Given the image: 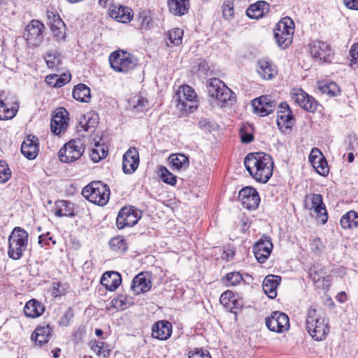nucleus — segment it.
Here are the masks:
<instances>
[{"mask_svg":"<svg viewBox=\"0 0 358 358\" xmlns=\"http://www.w3.org/2000/svg\"><path fill=\"white\" fill-rule=\"evenodd\" d=\"M244 165L250 176L259 182H266L273 175V162L264 152H251L244 159Z\"/></svg>","mask_w":358,"mask_h":358,"instance_id":"obj_1","label":"nucleus"},{"mask_svg":"<svg viewBox=\"0 0 358 358\" xmlns=\"http://www.w3.org/2000/svg\"><path fill=\"white\" fill-rule=\"evenodd\" d=\"M306 329L315 341L325 339L329 332L328 320L325 314L316 309H309L306 318Z\"/></svg>","mask_w":358,"mask_h":358,"instance_id":"obj_2","label":"nucleus"},{"mask_svg":"<svg viewBox=\"0 0 358 358\" xmlns=\"http://www.w3.org/2000/svg\"><path fill=\"white\" fill-rule=\"evenodd\" d=\"M28 239L29 234L25 229L15 227L8 237V257L14 260L20 259L27 250Z\"/></svg>","mask_w":358,"mask_h":358,"instance_id":"obj_3","label":"nucleus"},{"mask_svg":"<svg viewBox=\"0 0 358 358\" xmlns=\"http://www.w3.org/2000/svg\"><path fill=\"white\" fill-rule=\"evenodd\" d=\"M82 194L90 202L103 206L108 202L110 189L101 181H93L83 189Z\"/></svg>","mask_w":358,"mask_h":358,"instance_id":"obj_4","label":"nucleus"},{"mask_svg":"<svg viewBox=\"0 0 358 358\" xmlns=\"http://www.w3.org/2000/svg\"><path fill=\"white\" fill-rule=\"evenodd\" d=\"M294 31V23L289 17L282 18L273 30L274 38L279 47L287 48L292 42Z\"/></svg>","mask_w":358,"mask_h":358,"instance_id":"obj_5","label":"nucleus"},{"mask_svg":"<svg viewBox=\"0 0 358 358\" xmlns=\"http://www.w3.org/2000/svg\"><path fill=\"white\" fill-rule=\"evenodd\" d=\"M109 62L114 71L127 73L136 66L138 60L126 51L117 50L110 55Z\"/></svg>","mask_w":358,"mask_h":358,"instance_id":"obj_6","label":"nucleus"},{"mask_svg":"<svg viewBox=\"0 0 358 358\" xmlns=\"http://www.w3.org/2000/svg\"><path fill=\"white\" fill-rule=\"evenodd\" d=\"M208 91L210 97L215 99L222 104H232L235 101L232 91L218 78L210 79Z\"/></svg>","mask_w":358,"mask_h":358,"instance_id":"obj_7","label":"nucleus"},{"mask_svg":"<svg viewBox=\"0 0 358 358\" xmlns=\"http://www.w3.org/2000/svg\"><path fill=\"white\" fill-rule=\"evenodd\" d=\"M85 151L81 139H73L65 143L58 152L59 160L64 163H71L80 159Z\"/></svg>","mask_w":358,"mask_h":358,"instance_id":"obj_8","label":"nucleus"},{"mask_svg":"<svg viewBox=\"0 0 358 358\" xmlns=\"http://www.w3.org/2000/svg\"><path fill=\"white\" fill-rule=\"evenodd\" d=\"M44 24L38 20H32L26 27L24 38L30 48H37L43 40Z\"/></svg>","mask_w":358,"mask_h":358,"instance_id":"obj_9","label":"nucleus"},{"mask_svg":"<svg viewBox=\"0 0 358 358\" xmlns=\"http://www.w3.org/2000/svg\"><path fill=\"white\" fill-rule=\"evenodd\" d=\"M304 206L306 209L313 210L317 218H319L322 224L327 222L328 214L321 194L313 193L307 195Z\"/></svg>","mask_w":358,"mask_h":358,"instance_id":"obj_10","label":"nucleus"},{"mask_svg":"<svg viewBox=\"0 0 358 358\" xmlns=\"http://www.w3.org/2000/svg\"><path fill=\"white\" fill-rule=\"evenodd\" d=\"M308 50L311 56L320 62L330 63L332 60L333 50L326 42L321 41H312L308 45Z\"/></svg>","mask_w":358,"mask_h":358,"instance_id":"obj_11","label":"nucleus"},{"mask_svg":"<svg viewBox=\"0 0 358 358\" xmlns=\"http://www.w3.org/2000/svg\"><path fill=\"white\" fill-rule=\"evenodd\" d=\"M141 213L131 206L124 207L118 213L116 225L119 229L135 225L141 218Z\"/></svg>","mask_w":358,"mask_h":358,"instance_id":"obj_12","label":"nucleus"},{"mask_svg":"<svg viewBox=\"0 0 358 358\" xmlns=\"http://www.w3.org/2000/svg\"><path fill=\"white\" fill-rule=\"evenodd\" d=\"M266 325L268 329L276 333H282L289 329V320L288 316L279 311L273 312L266 318Z\"/></svg>","mask_w":358,"mask_h":358,"instance_id":"obj_13","label":"nucleus"},{"mask_svg":"<svg viewBox=\"0 0 358 358\" xmlns=\"http://www.w3.org/2000/svg\"><path fill=\"white\" fill-rule=\"evenodd\" d=\"M252 105L255 114L265 117L274 111L276 101L270 95H263L253 99Z\"/></svg>","mask_w":358,"mask_h":358,"instance_id":"obj_14","label":"nucleus"},{"mask_svg":"<svg viewBox=\"0 0 358 358\" xmlns=\"http://www.w3.org/2000/svg\"><path fill=\"white\" fill-rule=\"evenodd\" d=\"M47 17L48 24L53 36L57 40H64L66 38V25L57 13L48 10Z\"/></svg>","mask_w":358,"mask_h":358,"instance_id":"obj_15","label":"nucleus"},{"mask_svg":"<svg viewBox=\"0 0 358 358\" xmlns=\"http://www.w3.org/2000/svg\"><path fill=\"white\" fill-rule=\"evenodd\" d=\"M272 249L271 238L264 236L253 246V252L259 263H264L270 256Z\"/></svg>","mask_w":358,"mask_h":358,"instance_id":"obj_16","label":"nucleus"},{"mask_svg":"<svg viewBox=\"0 0 358 358\" xmlns=\"http://www.w3.org/2000/svg\"><path fill=\"white\" fill-rule=\"evenodd\" d=\"M276 122L278 129L282 132H285V130L292 128L293 124V115L287 103L284 102L279 104Z\"/></svg>","mask_w":358,"mask_h":358,"instance_id":"obj_17","label":"nucleus"},{"mask_svg":"<svg viewBox=\"0 0 358 358\" xmlns=\"http://www.w3.org/2000/svg\"><path fill=\"white\" fill-rule=\"evenodd\" d=\"M238 198L243 206L249 210L256 209L260 201L257 191L251 187L241 189L238 193Z\"/></svg>","mask_w":358,"mask_h":358,"instance_id":"obj_18","label":"nucleus"},{"mask_svg":"<svg viewBox=\"0 0 358 358\" xmlns=\"http://www.w3.org/2000/svg\"><path fill=\"white\" fill-rule=\"evenodd\" d=\"M139 165V154L138 150L131 147L124 153L122 158V170L126 174L133 173Z\"/></svg>","mask_w":358,"mask_h":358,"instance_id":"obj_19","label":"nucleus"},{"mask_svg":"<svg viewBox=\"0 0 358 358\" xmlns=\"http://www.w3.org/2000/svg\"><path fill=\"white\" fill-rule=\"evenodd\" d=\"M309 161L320 175L325 176L329 173V169L327 162L318 148L312 149L309 155Z\"/></svg>","mask_w":358,"mask_h":358,"instance_id":"obj_20","label":"nucleus"},{"mask_svg":"<svg viewBox=\"0 0 358 358\" xmlns=\"http://www.w3.org/2000/svg\"><path fill=\"white\" fill-rule=\"evenodd\" d=\"M293 100L305 110L314 113L318 106L317 101L302 90L292 95Z\"/></svg>","mask_w":358,"mask_h":358,"instance_id":"obj_21","label":"nucleus"},{"mask_svg":"<svg viewBox=\"0 0 358 358\" xmlns=\"http://www.w3.org/2000/svg\"><path fill=\"white\" fill-rule=\"evenodd\" d=\"M38 138L33 135H29L21 145L22 154L28 159H35L39 151Z\"/></svg>","mask_w":358,"mask_h":358,"instance_id":"obj_22","label":"nucleus"},{"mask_svg":"<svg viewBox=\"0 0 358 358\" xmlns=\"http://www.w3.org/2000/svg\"><path fill=\"white\" fill-rule=\"evenodd\" d=\"M66 114H67V111L65 109L59 108L52 116L50 129L53 134H59L67 127L68 122L67 118L65 117Z\"/></svg>","mask_w":358,"mask_h":358,"instance_id":"obj_23","label":"nucleus"},{"mask_svg":"<svg viewBox=\"0 0 358 358\" xmlns=\"http://www.w3.org/2000/svg\"><path fill=\"white\" fill-rule=\"evenodd\" d=\"M152 331V335L154 338L159 340H166L171 336L172 325L168 321H158L153 325Z\"/></svg>","mask_w":358,"mask_h":358,"instance_id":"obj_24","label":"nucleus"},{"mask_svg":"<svg viewBox=\"0 0 358 358\" xmlns=\"http://www.w3.org/2000/svg\"><path fill=\"white\" fill-rule=\"evenodd\" d=\"M100 282L108 290L115 291L122 282V276L116 271H106L103 274Z\"/></svg>","mask_w":358,"mask_h":358,"instance_id":"obj_25","label":"nucleus"},{"mask_svg":"<svg viewBox=\"0 0 358 358\" xmlns=\"http://www.w3.org/2000/svg\"><path fill=\"white\" fill-rule=\"evenodd\" d=\"M281 277L275 275H267L262 283V288L264 293L271 299L277 296V287L280 285Z\"/></svg>","mask_w":358,"mask_h":358,"instance_id":"obj_26","label":"nucleus"},{"mask_svg":"<svg viewBox=\"0 0 358 358\" xmlns=\"http://www.w3.org/2000/svg\"><path fill=\"white\" fill-rule=\"evenodd\" d=\"M110 16L117 22L127 23L131 21L133 14L128 7L113 6L110 8Z\"/></svg>","mask_w":358,"mask_h":358,"instance_id":"obj_27","label":"nucleus"},{"mask_svg":"<svg viewBox=\"0 0 358 358\" xmlns=\"http://www.w3.org/2000/svg\"><path fill=\"white\" fill-rule=\"evenodd\" d=\"M151 286V282L145 278L143 273H141L134 278L131 289L135 294H140L148 292Z\"/></svg>","mask_w":358,"mask_h":358,"instance_id":"obj_28","label":"nucleus"},{"mask_svg":"<svg viewBox=\"0 0 358 358\" xmlns=\"http://www.w3.org/2000/svg\"><path fill=\"white\" fill-rule=\"evenodd\" d=\"M169 12L175 16L185 15L189 9V0H167Z\"/></svg>","mask_w":358,"mask_h":358,"instance_id":"obj_29","label":"nucleus"},{"mask_svg":"<svg viewBox=\"0 0 358 358\" xmlns=\"http://www.w3.org/2000/svg\"><path fill=\"white\" fill-rule=\"evenodd\" d=\"M269 10V4L265 1H259L250 5L246 10V15L251 19H259Z\"/></svg>","mask_w":358,"mask_h":358,"instance_id":"obj_30","label":"nucleus"},{"mask_svg":"<svg viewBox=\"0 0 358 358\" xmlns=\"http://www.w3.org/2000/svg\"><path fill=\"white\" fill-rule=\"evenodd\" d=\"M44 310V306L35 299L27 301L24 307V315L31 318L38 317L43 313Z\"/></svg>","mask_w":358,"mask_h":358,"instance_id":"obj_31","label":"nucleus"},{"mask_svg":"<svg viewBox=\"0 0 358 358\" xmlns=\"http://www.w3.org/2000/svg\"><path fill=\"white\" fill-rule=\"evenodd\" d=\"M52 329L49 324L38 327L31 334V340L39 345L47 343L49 341Z\"/></svg>","mask_w":358,"mask_h":358,"instance_id":"obj_32","label":"nucleus"},{"mask_svg":"<svg viewBox=\"0 0 358 358\" xmlns=\"http://www.w3.org/2000/svg\"><path fill=\"white\" fill-rule=\"evenodd\" d=\"M72 94L76 100L80 102L88 103L91 99L90 87L83 83L74 87Z\"/></svg>","mask_w":358,"mask_h":358,"instance_id":"obj_33","label":"nucleus"},{"mask_svg":"<svg viewBox=\"0 0 358 358\" xmlns=\"http://www.w3.org/2000/svg\"><path fill=\"white\" fill-rule=\"evenodd\" d=\"M55 215L58 217H73L75 215L73 203L60 200L56 202Z\"/></svg>","mask_w":358,"mask_h":358,"instance_id":"obj_34","label":"nucleus"},{"mask_svg":"<svg viewBox=\"0 0 358 358\" xmlns=\"http://www.w3.org/2000/svg\"><path fill=\"white\" fill-rule=\"evenodd\" d=\"M257 72L262 78L266 80L273 78L276 74V71L272 67L271 63L264 59L258 62Z\"/></svg>","mask_w":358,"mask_h":358,"instance_id":"obj_35","label":"nucleus"},{"mask_svg":"<svg viewBox=\"0 0 358 358\" xmlns=\"http://www.w3.org/2000/svg\"><path fill=\"white\" fill-rule=\"evenodd\" d=\"M343 229L358 228V213L350 210L343 215L340 220Z\"/></svg>","mask_w":358,"mask_h":358,"instance_id":"obj_36","label":"nucleus"},{"mask_svg":"<svg viewBox=\"0 0 358 358\" xmlns=\"http://www.w3.org/2000/svg\"><path fill=\"white\" fill-rule=\"evenodd\" d=\"M171 167L173 170L185 169L189 166V159L183 154H173L169 157Z\"/></svg>","mask_w":358,"mask_h":358,"instance_id":"obj_37","label":"nucleus"},{"mask_svg":"<svg viewBox=\"0 0 358 358\" xmlns=\"http://www.w3.org/2000/svg\"><path fill=\"white\" fill-rule=\"evenodd\" d=\"M18 106L17 103L9 106L3 100H0V120H6L14 117L17 112Z\"/></svg>","mask_w":358,"mask_h":358,"instance_id":"obj_38","label":"nucleus"},{"mask_svg":"<svg viewBox=\"0 0 358 358\" xmlns=\"http://www.w3.org/2000/svg\"><path fill=\"white\" fill-rule=\"evenodd\" d=\"M194 90L188 85H182L179 87L174 96L176 102H182L185 100H192L196 98Z\"/></svg>","mask_w":358,"mask_h":358,"instance_id":"obj_39","label":"nucleus"},{"mask_svg":"<svg viewBox=\"0 0 358 358\" xmlns=\"http://www.w3.org/2000/svg\"><path fill=\"white\" fill-rule=\"evenodd\" d=\"M319 91L329 97H334L341 92L338 85L335 82L320 83Z\"/></svg>","mask_w":358,"mask_h":358,"instance_id":"obj_40","label":"nucleus"},{"mask_svg":"<svg viewBox=\"0 0 358 358\" xmlns=\"http://www.w3.org/2000/svg\"><path fill=\"white\" fill-rule=\"evenodd\" d=\"M112 304L116 308L124 310L133 306L134 301L131 296L120 294L117 298L112 300Z\"/></svg>","mask_w":358,"mask_h":358,"instance_id":"obj_41","label":"nucleus"},{"mask_svg":"<svg viewBox=\"0 0 358 358\" xmlns=\"http://www.w3.org/2000/svg\"><path fill=\"white\" fill-rule=\"evenodd\" d=\"M44 59L50 69L57 68L62 64L61 55L57 50H51L45 53Z\"/></svg>","mask_w":358,"mask_h":358,"instance_id":"obj_42","label":"nucleus"},{"mask_svg":"<svg viewBox=\"0 0 358 358\" xmlns=\"http://www.w3.org/2000/svg\"><path fill=\"white\" fill-rule=\"evenodd\" d=\"M96 124V119L90 117V114H87L83 116V120L80 122L79 124L80 129H79V131L83 129L86 132H93Z\"/></svg>","mask_w":358,"mask_h":358,"instance_id":"obj_43","label":"nucleus"},{"mask_svg":"<svg viewBox=\"0 0 358 358\" xmlns=\"http://www.w3.org/2000/svg\"><path fill=\"white\" fill-rule=\"evenodd\" d=\"M176 103V106L178 110L185 113H192L197 108L198 106L196 98H193L192 100H185L182 102Z\"/></svg>","mask_w":358,"mask_h":358,"instance_id":"obj_44","label":"nucleus"},{"mask_svg":"<svg viewBox=\"0 0 358 358\" xmlns=\"http://www.w3.org/2000/svg\"><path fill=\"white\" fill-rule=\"evenodd\" d=\"M110 248L117 252H123L127 250V244L123 237L117 236L111 238L109 242Z\"/></svg>","mask_w":358,"mask_h":358,"instance_id":"obj_45","label":"nucleus"},{"mask_svg":"<svg viewBox=\"0 0 358 358\" xmlns=\"http://www.w3.org/2000/svg\"><path fill=\"white\" fill-rule=\"evenodd\" d=\"M159 173L164 182L171 185H174L176 183V176L171 173L165 166H160Z\"/></svg>","mask_w":358,"mask_h":358,"instance_id":"obj_46","label":"nucleus"},{"mask_svg":"<svg viewBox=\"0 0 358 358\" xmlns=\"http://www.w3.org/2000/svg\"><path fill=\"white\" fill-rule=\"evenodd\" d=\"M183 31L179 28L173 29L169 32V40L173 45H178L182 43Z\"/></svg>","mask_w":358,"mask_h":358,"instance_id":"obj_47","label":"nucleus"},{"mask_svg":"<svg viewBox=\"0 0 358 358\" xmlns=\"http://www.w3.org/2000/svg\"><path fill=\"white\" fill-rule=\"evenodd\" d=\"M11 176V171L5 161L0 160V183H5Z\"/></svg>","mask_w":358,"mask_h":358,"instance_id":"obj_48","label":"nucleus"},{"mask_svg":"<svg viewBox=\"0 0 358 358\" xmlns=\"http://www.w3.org/2000/svg\"><path fill=\"white\" fill-rule=\"evenodd\" d=\"M226 280L228 282L227 286H235L239 284L243 280L242 275L239 272H231L226 275Z\"/></svg>","mask_w":358,"mask_h":358,"instance_id":"obj_49","label":"nucleus"},{"mask_svg":"<svg viewBox=\"0 0 358 358\" xmlns=\"http://www.w3.org/2000/svg\"><path fill=\"white\" fill-rule=\"evenodd\" d=\"M223 17L227 20L234 16V6L232 0H226L222 6Z\"/></svg>","mask_w":358,"mask_h":358,"instance_id":"obj_50","label":"nucleus"},{"mask_svg":"<svg viewBox=\"0 0 358 358\" xmlns=\"http://www.w3.org/2000/svg\"><path fill=\"white\" fill-rule=\"evenodd\" d=\"M91 350L99 357L103 358H107L110 355V350L108 348V345L99 347L97 344H91Z\"/></svg>","mask_w":358,"mask_h":358,"instance_id":"obj_51","label":"nucleus"},{"mask_svg":"<svg viewBox=\"0 0 358 358\" xmlns=\"http://www.w3.org/2000/svg\"><path fill=\"white\" fill-rule=\"evenodd\" d=\"M141 26L143 28H148L152 22V17L149 10H143L139 14Z\"/></svg>","mask_w":358,"mask_h":358,"instance_id":"obj_52","label":"nucleus"},{"mask_svg":"<svg viewBox=\"0 0 358 358\" xmlns=\"http://www.w3.org/2000/svg\"><path fill=\"white\" fill-rule=\"evenodd\" d=\"M310 247H311L312 251L316 255H320L322 254V252H323L324 248V245L322 241L319 238H315L312 241V242L310 243Z\"/></svg>","mask_w":358,"mask_h":358,"instance_id":"obj_53","label":"nucleus"},{"mask_svg":"<svg viewBox=\"0 0 358 358\" xmlns=\"http://www.w3.org/2000/svg\"><path fill=\"white\" fill-rule=\"evenodd\" d=\"M96 148H93L90 154L92 160L98 162L101 159H104L107 156V151L102 150V154L99 153V145H96Z\"/></svg>","mask_w":358,"mask_h":358,"instance_id":"obj_54","label":"nucleus"},{"mask_svg":"<svg viewBox=\"0 0 358 358\" xmlns=\"http://www.w3.org/2000/svg\"><path fill=\"white\" fill-rule=\"evenodd\" d=\"M189 358H211V356L207 350L195 349L189 352Z\"/></svg>","mask_w":358,"mask_h":358,"instance_id":"obj_55","label":"nucleus"},{"mask_svg":"<svg viewBox=\"0 0 358 358\" xmlns=\"http://www.w3.org/2000/svg\"><path fill=\"white\" fill-rule=\"evenodd\" d=\"M220 302L224 306H227L229 303H234L236 299H234V295L231 291L227 290L223 292L220 296Z\"/></svg>","mask_w":358,"mask_h":358,"instance_id":"obj_56","label":"nucleus"},{"mask_svg":"<svg viewBox=\"0 0 358 358\" xmlns=\"http://www.w3.org/2000/svg\"><path fill=\"white\" fill-rule=\"evenodd\" d=\"M351 65L358 66V43L353 44L350 50Z\"/></svg>","mask_w":358,"mask_h":358,"instance_id":"obj_57","label":"nucleus"},{"mask_svg":"<svg viewBox=\"0 0 358 358\" xmlns=\"http://www.w3.org/2000/svg\"><path fill=\"white\" fill-rule=\"evenodd\" d=\"M71 80V75L62 74L60 77L57 75V87L64 86L66 83H69Z\"/></svg>","mask_w":358,"mask_h":358,"instance_id":"obj_58","label":"nucleus"},{"mask_svg":"<svg viewBox=\"0 0 358 358\" xmlns=\"http://www.w3.org/2000/svg\"><path fill=\"white\" fill-rule=\"evenodd\" d=\"M343 3L348 9L358 10V0H343Z\"/></svg>","mask_w":358,"mask_h":358,"instance_id":"obj_59","label":"nucleus"},{"mask_svg":"<svg viewBox=\"0 0 358 358\" xmlns=\"http://www.w3.org/2000/svg\"><path fill=\"white\" fill-rule=\"evenodd\" d=\"M45 81L49 85L52 86L54 87H57V85H56V83H57V75L56 74L49 75V76H46Z\"/></svg>","mask_w":358,"mask_h":358,"instance_id":"obj_60","label":"nucleus"},{"mask_svg":"<svg viewBox=\"0 0 358 358\" xmlns=\"http://www.w3.org/2000/svg\"><path fill=\"white\" fill-rule=\"evenodd\" d=\"M254 139L253 135L250 133L241 134V141L244 143H250Z\"/></svg>","mask_w":358,"mask_h":358,"instance_id":"obj_61","label":"nucleus"},{"mask_svg":"<svg viewBox=\"0 0 358 358\" xmlns=\"http://www.w3.org/2000/svg\"><path fill=\"white\" fill-rule=\"evenodd\" d=\"M53 294L56 295H62L64 294V292L59 289L60 282H53Z\"/></svg>","mask_w":358,"mask_h":358,"instance_id":"obj_62","label":"nucleus"},{"mask_svg":"<svg viewBox=\"0 0 358 358\" xmlns=\"http://www.w3.org/2000/svg\"><path fill=\"white\" fill-rule=\"evenodd\" d=\"M73 313H72V310L69 309L64 314V317L62 319V321H64V320H66V322L65 323V325H67L68 323H69V321L70 320V319H71L73 317Z\"/></svg>","mask_w":358,"mask_h":358,"instance_id":"obj_63","label":"nucleus"},{"mask_svg":"<svg viewBox=\"0 0 358 358\" xmlns=\"http://www.w3.org/2000/svg\"><path fill=\"white\" fill-rule=\"evenodd\" d=\"M91 344H97V345L99 347H102V348L104 347V346H107L108 345L106 343H104L103 341H92L90 343V345L91 346Z\"/></svg>","mask_w":358,"mask_h":358,"instance_id":"obj_64","label":"nucleus"}]
</instances>
